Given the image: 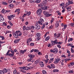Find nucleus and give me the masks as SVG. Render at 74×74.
<instances>
[{
    "label": "nucleus",
    "mask_w": 74,
    "mask_h": 74,
    "mask_svg": "<svg viewBox=\"0 0 74 74\" xmlns=\"http://www.w3.org/2000/svg\"><path fill=\"white\" fill-rule=\"evenodd\" d=\"M64 29L63 28L62 30L66 29V27H67V25H64Z\"/></svg>",
    "instance_id": "nucleus-28"
},
{
    "label": "nucleus",
    "mask_w": 74,
    "mask_h": 74,
    "mask_svg": "<svg viewBox=\"0 0 74 74\" xmlns=\"http://www.w3.org/2000/svg\"><path fill=\"white\" fill-rule=\"evenodd\" d=\"M8 19L10 20V21H11V19H12V17L10 16H8Z\"/></svg>",
    "instance_id": "nucleus-17"
},
{
    "label": "nucleus",
    "mask_w": 74,
    "mask_h": 74,
    "mask_svg": "<svg viewBox=\"0 0 74 74\" xmlns=\"http://www.w3.org/2000/svg\"><path fill=\"white\" fill-rule=\"evenodd\" d=\"M61 34H57L56 37H59L60 36Z\"/></svg>",
    "instance_id": "nucleus-36"
},
{
    "label": "nucleus",
    "mask_w": 74,
    "mask_h": 74,
    "mask_svg": "<svg viewBox=\"0 0 74 74\" xmlns=\"http://www.w3.org/2000/svg\"><path fill=\"white\" fill-rule=\"evenodd\" d=\"M14 74H16V69L14 70L13 71Z\"/></svg>",
    "instance_id": "nucleus-43"
},
{
    "label": "nucleus",
    "mask_w": 74,
    "mask_h": 74,
    "mask_svg": "<svg viewBox=\"0 0 74 74\" xmlns=\"http://www.w3.org/2000/svg\"><path fill=\"white\" fill-rule=\"evenodd\" d=\"M54 37H56L57 36V35H56V33L54 34Z\"/></svg>",
    "instance_id": "nucleus-64"
},
{
    "label": "nucleus",
    "mask_w": 74,
    "mask_h": 74,
    "mask_svg": "<svg viewBox=\"0 0 74 74\" xmlns=\"http://www.w3.org/2000/svg\"><path fill=\"white\" fill-rule=\"evenodd\" d=\"M5 10L4 9H3V10H2L1 12V13H3V14H5L6 12L5 11Z\"/></svg>",
    "instance_id": "nucleus-18"
},
{
    "label": "nucleus",
    "mask_w": 74,
    "mask_h": 74,
    "mask_svg": "<svg viewBox=\"0 0 74 74\" xmlns=\"http://www.w3.org/2000/svg\"><path fill=\"white\" fill-rule=\"evenodd\" d=\"M40 65L41 67H43L44 65V63H43V62H40Z\"/></svg>",
    "instance_id": "nucleus-13"
},
{
    "label": "nucleus",
    "mask_w": 74,
    "mask_h": 74,
    "mask_svg": "<svg viewBox=\"0 0 74 74\" xmlns=\"http://www.w3.org/2000/svg\"><path fill=\"white\" fill-rule=\"evenodd\" d=\"M32 58H30L28 60V62H30V61H31L32 60Z\"/></svg>",
    "instance_id": "nucleus-52"
},
{
    "label": "nucleus",
    "mask_w": 74,
    "mask_h": 74,
    "mask_svg": "<svg viewBox=\"0 0 74 74\" xmlns=\"http://www.w3.org/2000/svg\"><path fill=\"white\" fill-rule=\"evenodd\" d=\"M31 14V12H27V14H26V15H30Z\"/></svg>",
    "instance_id": "nucleus-33"
},
{
    "label": "nucleus",
    "mask_w": 74,
    "mask_h": 74,
    "mask_svg": "<svg viewBox=\"0 0 74 74\" xmlns=\"http://www.w3.org/2000/svg\"><path fill=\"white\" fill-rule=\"evenodd\" d=\"M30 29H31V27H27V28H26V30H29Z\"/></svg>",
    "instance_id": "nucleus-23"
},
{
    "label": "nucleus",
    "mask_w": 74,
    "mask_h": 74,
    "mask_svg": "<svg viewBox=\"0 0 74 74\" xmlns=\"http://www.w3.org/2000/svg\"><path fill=\"white\" fill-rule=\"evenodd\" d=\"M43 26L41 27V29H43L44 27H45V23H43L42 24Z\"/></svg>",
    "instance_id": "nucleus-29"
},
{
    "label": "nucleus",
    "mask_w": 74,
    "mask_h": 74,
    "mask_svg": "<svg viewBox=\"0 0 74 74\" xmlns=\"http://www.w3.org/2000/svg\"><path fill=\"white\" fill-rule=\"evenodd\" d=\"M50 29H52L53 28V26L51 25L49 27Z\"/></svg>",
    "instance_id": "nucleus-62"
},
{
    "label": "nucleus",
    "mask_w": 74,
    "mask_h": 74,
    "mask_svg": "<svg viewBox=\"0 0 74 74\" xmlns=\"http://www.w3.org/2000/svg\"><path fill=\"white\" fill-rule=\"evenodd\" d=\"M0 74H4V72L3 71H0Z\"/></svg>",
    "instance_id": "nucleus-44"
},
{
    "label": "nucleus",
    "mask_w": 74,
    "mask_h": 74,
    "mask_svg": "<svg viewBox=\"0 0 74 74\" xmlns=\"http://www.w3.org/2000/svg\"><path fill=\"white\" fill-rule=\"evenodd\" d=\"M51 68H53V69L55 68V66L54 65V64H51Z\"/></svg>",
    "instance_id": "nucleus-14"
},
{
    "label": "nucleus",
    "mask_w": 74,
    "mask_h": 74,
    "mask_svg": "<svg viewBox=\"0 0 74 74\" xmlns=\"http://www.w3.org/2000/svg\"><path fill=\"white\" fill-rule=\"evenodd\" d=\"M69 4H73V1H69Z\"/></svg>",
    "instance_id": "nucleus-47"
},
{
    "label": "nucleus",
    "mask_w": 74,
    "mask_h": 74,
    "mask_svg": "<svg viewBox=\"0 0 74 74\" xmlns=\"http://www.w3.org/2000/svg\"><path fill=\"white\" fill-rule=\"evenodd\" d=\"M3 71L5 72V73H7V69H4L3 70Z\"/></svg>",
    "instance_id": "nucleus-25"
},
{
    "label": "nucleus",
    "mask_w": 74,
    "mask_h": 74,
    "mask_svg": "<svg viewBox=\"0 0 74 74\" xmlns=\"http://www.w3.org/2000/svg\"><path fill=\"white\" fill-rule=\"evenodd\" d=\"M24 70H29V67L27 66L24 67Z\"/></svg>",
    "instance_id": "nucleus-21"
},
{
    "label": "nucleus",
    "mask_w": 74,
    "mask_h": 74,
    "mask_svg": "<svg viewBox=\"0 0 74 74\" xmlns=\"http://www.w3.org/2000/svg\"><path fill=\"white\" fill-rule=\"evenodd\" d=\"M53 71L54 73H56V72H59V70L58 69H54L53 70Z\"/></svg>",
    "instance_id": "nucleus-19"
},
{
    "label": "nucleus",
    "mask_w": 74,
    "mask_h": 74,
    "mask_svg": "<svg viewBox=\"0 0 74 74\" xmlns=\"http://www.w3.org/2000/svg\"><path fill=\"white\" fill-rule=\"evenodd\" d=\"M71 65V66H73V65H74V62H71L70 63Z\"/></svg>",
    "instance_id": "nucleus-53"
},
{
    "label": "nucleus",
    "mask_w": 74,
    "mask_h": 74,
    "mask_svg": "<svg viewBox=\"0 0 74 74\" xmlns=\"http://www.w3.org/2000/svg\"><path fill=\"white\" fill-rule=\"evenodd\" d=\"M18 35V34H17L16 33H14L13 34V36L14 37H15V36H16V35Z\"/></svg>",
    "instance_id": "nucleus-40"
},
{
    "label": "nucleus",
    "mask_w": 74,
    "mask_h": 74,
    "mask_svg": "<svg viewBox=\"0 0 74 74\" xmlns=\"http://www.w3.org/2000/svg\"><path fill=\"white\" fill-rule=\"evenodd\" d=\"M59 26V21H57L56 22V27H58Z\"/></svg>",
    "instance_id": "nucleus-11"
},
{
    "label": "nucleus",
    "mask_w": 74,
    "mask_h": 74,
    "mask_svg": "<svg viewBox=\"0 0 74 74\" xmlns=\"http://www.w3.org/2000/svg\"><path fill=\"white\" fill-rule=\"evenodd\" d=\"M10 50H9L8 51L7 53H6V54H5L6 55V56H8V55L9 54H8V53H10Z\"/></svg>",
    "instance_id": "nucleus-26"
},
{
    "label": "nucleus",
    "mask_w": 74,
    "mask_h": 74,
    "mask_svg": "<svg viewBox=\"0 0 74 74\" xmlns=\"http://www.w3.org/2000/svg\"><path fill=\"white\" fill-rule=\"evenodd\" d=\"M28 56L29 58H32V54H29Z\"/></svg>",
    "instance_id": "nucleus-60"
},
{
    "label": "nucleus",
    "mask_w": 74,
    "mask_h": 74,
    "mask_svg": "<svg viewBox=\"0 0 74 74\" xmlns=\"http://www.w3.org/2000/svg\"><path fill=\"white\" fill-rule=\"evenodd\" d=\"M26 29H27V27H26V26H23V29L24 30V31H25V30H26Z\"/></svg>",
    "instance_id": "nucleus-20"
},
{
    "label": "nucleus",
    "mask_w": 74,
    "mask_h": 74,
    "mask_svg": "<svg viewBox=\"0 0 74 74\" xmlns=\"http://www.w3.org/2000/svg\"><path fill=\"white\" fill-rule=\"evenodd\" d=\"M64 5V3H61L60 4V6H63V5Z\"/></svg>",
    "instance_id": "nucleus-45"
},
{
    "label": "nucleus",
    "mask_w": 74,
    "mask_h": 74,
    "mask_svg": "<svg viewBox=\"0 0 74 74\" xmlns=\"http://www.w3.org/2000/svg\"><path fill=\"white\" fill-rule=\"evenodd\" d=\"M66 7H67V6H68V5H70V3H69V2L67 3H66Z\"/></svg>",
    "instance_id": "nucleus-50"
},
{
    "label": "nucleus",
    "mask_w": 74,
    "mask_h": 74,
    "mask_svg": "<svg viewBox=\"0 0 74 74\" xmlns=\"http://www.w3.org/2000/svg\"><path fill=\"white\" fill-rule=\"evenodd\" d=\"M14 37L16 38H18V35H16V36H14Z\"/></svg>",
    "instance_id": "nucleus-51"
},
{
    "label": "nucleus",
    "mask_w": 74,
    "mask_h": 74,
    "mask_svg": "<svg viewBox=\"0 0 74 74\" xmlns=\"http://www.w3.org/2000/svg\"><path fill=\"white\" fill-rule=\"evenodd\" d=\"M69 73L70 74H71V73H73V70H71L70 71H69Z\"/></svg>",
    "instance_id": "nucleus-39"
},
{
    "label": "nucleus",
    "mask_w": 74,
    "mask_h": 74,
    "mask_svg": "<svg viewBox=\"0 0 74 74\" xmlns=\"http://www.w3.org/2000/svg\"><path fill=\"white\" fill-rule=\"evenodd\" d=\"M47 8H48L47 6H45L42 7L41 9H42V10H47Z\"/></svg>",
    "instance_id": "nucleus-8"
},
{
    "label": "nucleus",
    "mask_w": 74,
    "mask_h": 74,
    "mask_svg": "<svg viewBox=\"0 0 74 74\" xmlns=\"http://www.w3.org/2000/svg\"><path fill=\"white\" fill-rule=\"evenodd\" d=\"M44 19L40 18L39 19V20L38 21V23L42 25V23L44 22Z\"/></svg>",
    "instance_id": "nucleus-2"
},
{
    "label": "nucleus",
    "mask_w": 74,
    "mask_h": 74,
    "mask_svg": "<svg viewBox=\"0 0 74 74\" xmlns=\"http://www.w3.org/2000/svg\"><path fill=\"white\" fill-rule=\"evenodd\" d=\"M37 13L38 15H40L42 13V10L40 9H39L37 11Z\"/></svg>",
    "instance_id": "nucleus-4"
},
{
    "label": "nucleus",
    "mask_w": 74,
    "mask_h": 74,
    "mask_svg": "<svg viewBox=\"0 0 74 74\" xmlns=\"http://www.w3.org/2000/svg\"><path fill=\"white\" fill-rule=\"evenodd\" d=\"M36 28V29H37V30H39V29H40V25H38L37 27H35Z\"/></svg>",
    "instance_id": "nucleus-15"
},
{
    "label": "nucleus",
    "mask_w": 74,
    "mask_h": 74,
    "mask_svg": "<svg viewBox=\"0 0 74 74\" xmlns=\"http://www.w3.org/2000/svg\"><path fill=\"white\" fill-rule=\"evenodd\" d=\"M73 49L72 48L71 49V52H72V53H73L74 52V51L73 50Z\"/></svg>",
    "instance_id": "nucleus-49"
},
{
    "label": "nucleus",
    "mask_w": 74,
    "mask_h": 74,
    "mask_svg": "<svg viewBox=\"0 0 74 74\" xmlns=\"http://www.w3.org/2000/svg\"><path fill=\"white\" fill-rule=\"evenodd\" d=\"M30 2L31 3H36V1H32V0H30Z\"/></svg>",
    "instance_id": "nucleus-38"
},
{
    "label": "nucleus",
    "mask_w": 74,
    "mask_h": 74,
    "mask_svg": "<svg viewBox=\"0 0 74 74\" xmlns=\"http://www.w3.org/2000/svg\"><path fill=\"white\" fill-rule=\"evenodd\" d=\"M57 41H58V40H56L54 41V44H56Z\"/></svg>",
    "instance_id": "nucleus-59"
},
{
    "label": "nucleus",
    "mask_w": 74,
    "mask_h": 74,
    "mask_svg": "<svg viewBox=\"0 0 74 74\" xmlns=\"http://www.w3.org/2000/svg\"><path fill=\"white\" fill-rule=\"evenodd\" d=\"M60 61V59L59 58H57L56 59V60L54 62V63L56 64L59 62V61Z\"/></svg>",
    "instance_id": "nucleus-7"
},
{
    "label": "nucleus",
    "mask_w": 74,
    "mask_h": 74,
    "mask_svg": "<svg viewBox=\"0 0 74 74\" xmlns=\"http://www.w3.org/2000/svg\"><path fill=\"white\" fill-rule=\"evenodd\" d=\"M2 3L3 4V5H7V4H8V3L6 2H2Z\"/></svg>",
    "instance_id": "nucleus-24"
},
{
    "label": "nucleus",
    "mask_w": 74,
    "mask_h": 74,
    "mask_svg": "<svg viewBox=\"0 0 74 74\" xmlns=\"http://www.w3.org/2000/svg\"><path fill=\"white\" fill-rule=\"evenodd\" d=\"M43 14H44L45 16L46 17L47 16L48 14L47 12L46 11H43Z\"/></svg>",
    "instance_id": "nucleus-9"
},
{
    "label": "nucleus",
    "mask_w": 74,
    "mask_h": 74,
    "mask_svg": "<svg viewBox=\"0 0 74 74\" xmlns=\"http://www.w3.org/2000/svg\"><path fill=\"white\" fill-rule=\"evenodd\" d=\"M36 37H37V38H36V40H40L41 38V37H40V36H41V35L39 33H37L36 34Z\"/></svg>",
    "instance_id": "nucleus-1"
},
{
    "label": "nucleus",
    "mask_w": 74,
    "mask_h": 74,
    "mask_svg": "<svg viewBox=\"0 0 74 74\" xmlns=\"http://www.w3.org/2000/svg\"><path fill=\"white\" fill-rule=\"evenodd\" d=\"M42 72L43 74H47V72H46V71H42Z\"/></svg>",
    "instance_id": "nucleus-30"
},
{
    "label": "nucleus",
    "mask_w": 74,
    "mask_h": 74,
    "mask_svg": "<svg viewBox=\"0 0 74 74\" xmlns=\"http://www.w3.org/2000/svg\"><path fill=\"white\" fill-rule=\"evenodd\" d=\"M30 45H31L32 46H34V43H31L30 44Z\"/></svg>",
    "instance_id": "nucleus-48"
},
{
    "label": "nucleus",
    "mask_w": 74,
    "mask_h": 74,
    "mask_svg": "<svg viewBox=\"0 0 74 74\" xmlns=\"http://www.w3.org/2000/svg\"><path fill=\"white\" fill-rule=\"evenodd\" d=\"M19 41L18 40H14V42H15V43H17V42H18Z\"/></svg>",
    "instance_id": "nucleus-54"
},
{
    "label": "nucleus",
    "mask_w": 74,
    "mask_h": 74,
    "mask_svg": "<svg viewBox=\"0 0 74 74\" xmlns=\"http://www.w3.org/2000/svg\"><path fill=\"white\" fill-rule=\"evenodd\" d=\"M39 7L40 8H41L45 6L44 3H41L40 4L38 5Z\"/></svg>",
    "instance_id": "nucleus-5"
},
{
    "label": "nucleus",
    "mask_w": 74,
    "mask_h": 74,
    "mask_svg": "<svg viewBox=\"0 0 74 74\" xmlns=\"http://www.w3.org/2000/svg\"><path fill=\"white\" fill-rule=\"evenodd\" d=\"M34 26H32V27H31V32L33 33V32H34Z\"/></svg>",
    "instance_id": "nucleus-6"
},
{
    "label": "nucleus",
    "mask_w": 74,
    "mask_h": 74,
    "mask_svg": "<svg viewBox=\"0 0 74 74\" xmlns=\"http://www.w3.org/2000/svg\"><path fill=\"white\" fill-rule=\"evenodd\" d=\"M46 1H47V2H48V1H52L53 0H45Z\"/></svg>",
    "instance_id": "nucleus-56"
},
{
    "label": "nucleus",
    "mask_w": 74,
    "mask_h": 74,
    "mask_svg": "<svg viewBox=\"0 0 74 74\" xmlns=\"http://www.w3.org/2000/svg\"><path fill=\"white\" fill-rule=\"evenodd\" d=\"M58 47L59 48H61V46L59 45H57Z\"/></svg>",
    "instance_id": "nucleus-57"
},
{
    "label": "nucleus",
    "mask_w": 74,
    "mask_h": 74,
    "mask_svg": "<svg viewBox=\"0 0 74 74\" xmlns=\"http://www.w3.org/2000/svg\"><path fill=\"white\" fill-rule=\"evenodd\" d=\"M67 53H70V51H69V50L67 49Z\"/></svg>",
    "instance_id": "nucleus-58"
},
{
    "label": "nucleus",
    "mask_w": 74,
    "mask_h": 74,
    "mask_svg": "<svg viewBox=\"0 0 74 74\" xmlns=\"http://www.w3.org/2000/svg\"><path fill=\"white\" fill-rule=\"evenodd\" d=\"M50 51L51 52H52L53 53H58V49L56 48L54 49L53 50L51 49Z\"/></svg>",
    "instance_id": "nucleus-3"
},
{
    "label": "nucleus",
    "mask_w": 74,
    "mask_h": 74,
    "mask_svg": "<svg viewBox=\"0 0 74 74\" xmlns=\"http://www.w3.org/2000/svg\"><path fill=\"white\" fill-rule=\"evenodd\" d=\"M13 1V0H8V2L9 3H12V2Z\"/></svg>",
    "instance_id": "nucleus-42"
},
{
    "label": "nucleus",
    "mask_w": 74,
    "mask_h": 74,
    "mask_svg": "<svg viewBox=\"0 0 74 74\" xmlns=\"http://www.w3.org/2000/svg\"><path fill=\"white\" fill-rule=\"evenodd\" d=\"M40 59H38V60H37L35 62V64H38V62H40Z\"/></svg>",
    "instance_id": "nucleus-10"
},
{
    "label": "nucleus",
    "mask_w": 74,
    "mask_h": 74,
    "mask_svg": "<svg viewBox=\"0 0 74 74\" xmlns=\"http://www.w3.org/2000/svg\"><path fill=\"white\" fill-rule=\"evenodd\" d=\"M31 40H32V39L30 38L28 39L27 40V44H28V43H29V42H30V41H31Z\"/></svg>",
    "instance_id": "nucleus-12"
},
{
    "label": "nucleus",
    "mask_w": 74,
    "mask_h": 74,
    "mask_svg": "<svg viewBox=\"0 0 74 74\" xmlns=\"http://www.w3.org/2000/svg\"><path fill=\"white\" fill-rule=\"evenodd\" d=\"M41 1V0H37L36 1V3H39Z\"/></svg>",
    "instance_id": "nucleus-37"
},
{
    "label": "nucleus",
    "mask_w": 74,
    "mask_h": 74,
    "mask_svg": "<svg viewBox=\"0 0 74 74\" xmlns=\"http://www.w3.org/2000/svg\"><path fill=\"white\" fill-rule=\"evenodd\" d=\"M20 69L21 70H22L23 69L24 70V67H20Z\"/></svg>",
    "instance_id": "nucleus-55"
},
{
    "label": "nucleus",
    "mask_w": 74,
    "mask_h": 74,
    "mask_svg": "<svg viewBox=\"0 0 74 74\" xmlns=\"http://www.w3.org/2000/svg\"><path fill=\"white\" fill-rule=\"evenodd\" d=\"M20 53H21V54H23V53H24V51H23V50H21L20 51Z\"/></svg>",
    "instance_id": "nucleus-27"
},
{
    "label": "nucleus",
    "mask_w": 74,
    "mask_h": 74,
    "mask_svg": "<svg viewBox=\"0 0 74 74\" xmlns=\"http://www.w3.org/2000/svg\"><path fill=\"white\" fill-rule=\"evenodd\" d=\"M53 58H51L49 60V62H53Z\"/></svg>",
    "instance_id": "nucleus-31"
},
{
    "label": "nucleus",
    "mask_w": 74,
    "mask_h": 74,
    "mask_svg": "<svg viewBox=\"0 0 74 74\" xmlns=\"http://www.w3.org/2000/svg\"><path fill=\"white\" fill-rule=\"evenodd\" d=\"M49 39V36H48L45 39L46 41H48V40Z\"/></svg>",
    "instance_id": "nucleus-35"
},
{
    "label": "nucleus",
    "mask_w": 74,
    "mask_h": 74,
    "mask_svg": "<svg viewBox=\"0 0 74 74\" xmlns=\"http://www.w3.org/2000/svg\"><path fill=\"white\" fill-rule=\"evenodd\" d=\"M9 56H10V57H11V56H14V54L12 53H9L8 55Z\"/></svg>",
    "instance_id": "nucleus-22"
},
{
    "label": "nucleus",
    "mask_w": 74,
    "mask_h": 74,
    "mask_svg": "<svg viewBox=\"0 0 74 74\" xmlns=\"http://www.w3.org/2000/svg\"><path fill=\"white\" fill-rule=\"evenodd\" d=\"M51 15H52L51 14H49V13H48V14H47L46 17H48V16H51Z\"/></svg>",
    "instance_id": "nucleus-34"
},
{
    "label": "nucleus",
    "mask_w": 74,
    "mask_h": 74,
    "mask_svg": "<svg viewBox=\"0 0 74 74\" xmlns=\"http://www.w3.org/2000/svg\"><path fill=\"white\" fill-rule=\"evenodd\" d=\"M19 11H20V10H19V9H16V10L15 11V12H19Z\"/></svg>",
    "instance_id": "nucleus-32"
},
{
    "label": "nucleus",
    "mask_w": 74,
    "mask_h": 74,
    "mask_svg": "<svg viewBox=\"0 0 74 74\" xmlns=\"http://www.w3.org/2000/svg\"><path fill=\"white\" fill-rule=\"evenodd\" d=\"M3 19H4L3 17H0V22H2V21H3Z\"/></svg>",
    "instance_id": "nucleus-16"
},
{
    "label": "nucleus",
    "mask_w": 74,
    "mask_h": 74,
    "mask_svg": "<svg viewBox=\"0 0 74 74\" xmlns=\"http://www.w3.org/2000/svg\"><path fill=\"white\" fill-rule=\"evenodd\" d=\"M62 57L63 58H66V56H64V55H62Z\"/></svg>",
    "instance_id": "nucleus-63"
},
{
    "label": "nucleus",
    "mask_w": 74,
    "mask_h": 74,
    "mask_svg": "<svg viewBox=\"0 0 74 74\" xmlns=\"http://www.w3.org/2000/svg\"><path fill=\"white\" fill-rule=\"evenodd\" d=\"M34 50V52H38L39 51L38 50V49H35Z\"/></svg>",
    "instance_id": "nucleus-41"
},
{
    "label": "nucleus",
    "mask_w": 74,
    "mask_h": 74,
    "mask_svg": "<svg viewBox=\"0 0 74 74\" xmlns=\"http://www.w3.org/2000/svg\"><path fill=\"white\" fill-rule=\"evenodd\" d=\"M21 33V31H16L15 33H16L17 34H18V33Z\"/></svg>",
    "instance_id": "nucleus-46"
},
{
    "label": "nucleus",
    "mask_w": 74,
    "mask_h": 74,
    "mask_svg": "<svg viewBox=\"0 0 74 74\" xmlns=\"http://www.w3.org/2000/svg\"><path fill=\"white\" fill-rule=\"evenodd\" d=\"M11 26H10V25H8L7 26V28H8V29H10V27Z\"/></svg>",
    "instance_id": "nucleus-61"
}]
</instances>
